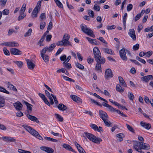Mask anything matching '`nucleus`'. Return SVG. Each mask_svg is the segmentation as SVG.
Returning <instances> with one entry per match:
<instances>
[{"mask_svg": "<svg viewBox=\"0 0 153 153\" xmlns=\"http://www.w3.org/2000/svg\"><path fill=\"white\" fill-rule=\"evenodd\" d=\"M119 80L120 84L123 86L125 87H126L127 85L125 83L123 78L121 77L120 76L118 77Z\"/></svg>", "mask_w": 153, "mask_h": 153, "instance_id": "nucleus-26", "label": "nucleus"}, {"mask_svg": "<svg viewBox=\"0 0 153 153\" xmlns=\"http://www.w3.org/2000/svg\"><path fill=\"white\" fill-rule=\"evenodd\" d=\"M120 55L121 58L124 61H126L127 58L126 55L125 48H122L119 51Z\"/></svg>", "mask_w": 153, "mask_h": 153, "instance_id": "nucleus-8", "label": "nucleus"}, {"mask_svg": "<svg viewBox=\"0 0 153 153\" xmlns=\"http://www.w3.org/2000/svg\"><path fill=\"white\" fill-rule=\"evenodd\" d=\"M88 13L89 15L92 17L94 18V11L91 10H88Z\"/></svg>", "mask_w": 153, "mask_h": 153, "instance_id": "nucleus-47", "label": "nucleus"}, {"mask_svg": "<svg viewBox=\"0 0 153 153\" xmlns=\"http://www.w3.org/2000/svg\"><path fill=\"white\" fill-rule=\"evenodd\" d=\"M140 147V149L144 150H149L150 148L149 144L142 142H141V146Z\"/></svg>", "mask_w": 153, "mask_h": 153, "instance_id": "nucleus-19", "label": "nucleus"}, {"mask_svg": "<svg viewBox=\"0 0 153 153\" xmlns=\"http://www.w3.org/2000/svg\"><path fill=\"white\" fill-rule=\"evenodd\" d=\"M14 62L19 68L21 67L23 65V62L21 61H14Z\"/></svg>", "mask_w": 153, "mask_h": 153, "instance_id": "nucleus-48", "label": "nucleus"}, {"mask_svg": "<svg viewBox=\"0 0 153 153\" xmlns=\"http://www.w3.org/2000/svg\"><path fill=\"white\" fill-rule=\"evenodd\" d=\"M128 130L134 133V130L133 128L129 125L128 124H126Z\"/></svg>", "mask_w": 153, "mask_h": 153, "instance_id": "nucleus-51", "label": "nucleus"}, {"mask_svg": "<svg viewBox=\"0 0 153 153\" xmlns=\"http://www.w3.org/2000/svg\"><path fill=\"white\" fill-rule=\"evenodd\" d=\"M133 144L134 149L136 151H138L139 149H140V146H141L142 142H140L137 141H134Z\"/></svg>", "mask_w": 153, "mask_h": 153, "instance_id": "nucleus-15", "label": "nucleus"}, {"mask_svg": "<svg viewBox=\"0 0 153 153\" xmlns=\"http://www.w3.org/2000/svg\"><path fill=\"white\" fill-rule=\"evenodd\" d=\"M80 27L82 31L85 33L93 38L95 37L93 31L89 28H88L86 25L83 24H81Z\"/></svg>", "mask_w": 153, "mask_h": 153, "instance_id": "nucleus-4", "label": "nucleus"}, {"mask_svg": "<svg viewBox=\"0 0 153 153\" xmlns=\"http://www.w3.org/2000/svg\"><path fill=\"white\" fill-rule=\"evenodd\" d=\"M128 34L133 40H136V35L135 34V30L134 29H130Z\"/></svg>", "mask_w": 153, "mask_h": 153, "instance_id": "nucleus-9", "label": "nucleus"}, {"mask_svg": "<svg viewBox=\"0 0 153 153\" xmlns=\"http://www.w3.org/2000/svg\"><path fill=\"white\" fill-rule=\"evenodd\" d=\"M90 126L91 128L95 130H96L97 128V126L94 124H92Z\"/></svg>", "mask_w": 153, "mask_h": 153, "instance_id": "nucleus-64", "label": "nucleus"}, {"mask_svg": "<svg viewBox=\"0 0 153 153\" xmlns=\"http://www.w3.org/2000/svg\"><path fill=\"white\" fill-rule=\"evenodd\" d=\"M63 64L64 67L68 69H70L71 68V65L70 63H68V62H66V61H65L63 62Z\"/></svg>", "mask_w": 153, "mask_h": 153, "instance_id": "nucleus-27", "label": "nucleus"}, {"mask_svg": "<svg viewBox=\"0 0 153 153\" xmlns=\"http://www.w3.org/2000/svg\"><path fill=\"white\" fill-rule=\"evenodd\" d=\"M25 16L26 15L25 14L20 13L19 16L18 18V20L19 21L22 20L23 19Z\"/></svg>", "mask_w": 153, "mask_h": 153, "instance_id": "nucleus-42", "label": "nucleus"}, {"mask_svg": "<svg viewBox=\"0 0 153 153\" xmlns=\"http://www.w3.org/2000/svg\"><path fill=\"white\" fill-rule=\"evenodd\" d=\"M46 36V35L45 34H44L43 36H42L41 39H40L39 41L38 42V44L39 45L40 44L41 42H43Z\"/></svg>", "mask_w": 153, "mask_h": 153, "instance_id": "nucleus-60", "label": "nucleus"}, {"mask_svg": "<svg viewBox=\"0 0 153 153\" xmlns=\"http://www.w3.org/2000/svg\"><path fill=\"white\" fill-rule=\"evenodd\" d=\"M113 76L112 71L110 69L108 68L106 70L105 76V78H111Z\"/></svg>", "mask_w": 153, "mask_h": 153, "instance_id": "nucleus-13", "label": "nucleus"}, {"mask_svg": "<svg viewBox=\"0 0 153 153\" xmlns=\"http://www.w3.org/2000/svg\"><path fill=\"white\" fill-rule=\"evenodd\" d=\"M63 79L66 80L68 81H72L73 82H74V80L67 76H63Z\"/></svg>", "mask_w": 153, "mask_h": 153, "instance_id": "nucleus-49", "label": "nucleus"}, {"mask_svg": "<svg viewBox=\"0 0 153 153\" xmlns=\"http://www.w3.org/2000/svg\"><path fill=\"white\" fill-rule=\"evenodd\" d=\"M108 108L112 112H116V111L117 110H116L115 108H114L112 106L110 105H109L108 107Z\"/></svg>", "mask_w": 153, "mask_h": 153, "instance_id": "nucleus-55", "label": "nucleus"}, {"mask_svg": "<svg viewBox=\"0 0 153 153\" xmlns=\"http://www.w3.org/2000/svg\"><path fill=\"white\" fill-rule=\"evenodd\" d=\"M136 59L140 61L141 62L144 64H145L146 63V62L145 61L144 59H141V58L137 56L136 57Z\"/></svg>", "mask_w": 153, "mask_h": 153, "instance_id": "nucleus-59", "label": "nucleus"}, {"mask_svg": "<svg viewBox=\"0 0 153 153\" xmlns=\"http://www.w3.org/2000/svg\"><path fill=\"white\" fill-rule=\"evenodd\" d=\"M108 119L103 120L105 126L108 127L112 126V123Z\"/></svg>", "mask_w": 153, "mask_h": 153, "instance_id": "nucleus-31", "label": "nucleus"}, {"mask_svg": "<svg viewBox=\"0 0 153 153\" xmlns=\"http://www.w3.org/2000/svg\"><path fill=\"white\" fill-rule=\"evenodd\" d=\"M93 95L95 97H97V98L102 100V101H104L106 102H108V101L102 98L101 97H100L99 95H97V94L95 93H94V94H93Z\"/></svg>", "mask_w": 153, "mask_h": 153, "instance_id": "nucleus-35", "label": "nucleus"}, {"mask_svg": "<svg viewBox=\"0 0 153 153\" xmlns=\"http://www.w3.org/2000/svg\"><path fill=\"white\" fill-rule=\"evenodd\" d=\"M40 21H42L44 19H45L46 18L45 14V13H42L40 16Z\"/></svg>", "mask_w": 153, "mask_h": 153, "instance_id": "nucleus-50", "label": "nucleus"}, {"mask_svg": "<svg viewBox=\"0 0 153 153\" xmlns=\"http://www.w3.org/2000/svg\"><path fill=\"white\" fill-rule=\"evenodd\" d=\"M58 108L60 110L64 111L67 109L66 106L63 104H59L58 106Z\"/></svg>", "mask_w": 153, "mask_h": 153, "instance_id": "nucleus-28", "label": "nucleus"}, {"mask_svg": "<svg viewBox=\"0 0 153 153\" xmlns=\"http://www.w3.org/2000/svg\"><path fill=\"white\" fill-rule=\"evenodd\" d=\"M27 116L29 120L35 122L37 123L39 122L37 118L34 116L31 115L29 114H27Z\"/></svg>", "mask_w": 153, "mask_h": 153, "instance_id": "nucleus-18", "label": "nucleus"}, {"mask_svg": "<svg viewBox=\"0 0 153 153\" xmlns=\"http://www.w3.org/2000/svg\"><path fill=\"white\" fill-rule=\"evenodd\" d=\"M99 112V115L103 121L108 119V117L106 112L102 110H100Z\"/></svg>", "mask_w": 153, "mask_h": 153, "instance_id": "nucleus-7", "label": "nucleus"}, {"mask_svg": "<svg viewBox=\"0 0 153 153\" xmlns=\"http://www.w3.org/2000/svg\"><path fill=\"white\" fill-rule=\"evenodd\" d=\"M13 105L16 110L18 111L22 110L23 105L19 101L17 102L14 103Z\"/></svg>", "mask_w": 153, "mask_h": 153, "instance_id": "nucleus-14", "label": "nucleus"}, {"mask_svg": "<svg viewBox=\"0 0 153 153\" xmlns=\"http://www.w3.org/2000/svg\"><path fill=\"white\" fill-rule=\"evenodd\" d=\"M10 51L11 54L14 55H19L22 53L21 51L17 48H11Z\"/></svg>", "mask_w": 153, "mask_h": 153, "instance_id": "nucleus-16", "label": "nucleus"}, {"mask_svg": "<svg viewBox=\"0 0 153 153\" xmlns=\"http://www.w3.org/2000/svg\"><path fill=\"white\" fill-rule=\"evenodd\" d=\"M133 7V5L131 4H129L127 7V11H129L131 10Z\"/></svg>", "mask_w": 153, "mask_h": 153, "instance_id": "nucleus-54", "label": "nucleus"}, {"mask_svg": "<svg viewBox=\"0 0 153 153\" xmlns=\"http://www.w3.org/2000/svg\"><path fill=\"white\" fill-rule=\"evenodd\" d=\"M26 5L25 4H24L22 7H21V10H20L19 12L20 13H24V12L26 10Z\"/></svg>", "mask_w": 153, "mask_h": 153, "instance_id": "nucleus-32", "label": "nucleus"}, {"mask_svg": "<svg viewBox=\"0 0 153 153\" xmlns=\"http://www.w3.org/2000/svg\"><path fill=\"white\" fill-rule=\"evenodd\" d=\"M153 76L152 75H149L146 76H143L142 77L141 79L142 80L146 82H148L150 80L153 79Z\"/></svg>", "mask_w": 153, "mask_h": 153, "instance_id": "nucleus-17", "label": "nucleus"}, {"mask_svg": "<svg viewBox=\"0 0 153 153\" xmlns=\"http://www.w3.org/2000/svg\"><path fill=\"white\" fill-rule=\"evenodd\" d=\"M70 36L68 34H65L63 37L62 40L61 41H58L56 44L53 43L48 48H52L55 47L56 45L59 46L72 47V44L69 41Z\"/></svg>", "mask_w": 153, "mask_h": 153, "instance_id": "nucleus-1", "label": "nucleus"}, {"mask_svg": "<svg viewBox=\"0 0 153 153\" xmlns=\"http://www.w3.org/2000/svg\"><path fill=\"white\" fill-rule=\"evenodd\" d=\"M95 60L97 62L95 69L96 71H98L99 72L101 73L102 71L101 64H104L105 62V60L104 58L100 56V57L96 58Z\"/></svg>", "mask_w": 153, "mask_h": 153, "instance_id": "nucleus-3", "label": "nucleus"}, {"mask_svg": "<svg viewBox=\"0 0 153 153\" xmlns=\"http://www.w3.org/2000/svg\"><path fill=\"white\" fill-rule=\"evenodd\" d=\"M3 51L4 54L6 55H9L10 54L7 48H3Z\"/></svg>", "mask_w": 153, "mask_h": 153, "instance_id": "nucleus-61", "label": "nucleus"}, {"mask_svg": "<svg viewBox=\"0 0 153 153\" xmlns=\"http://www.w3.org/2000/svg\"><path fill=\"white\" fill-rule=\"evenodd\" d=\"M19 44L16 42H10V47H19Z\"/></svg>", "mask_w": 153, "mask_h": 153, "instance_id": "nucleus-30", "label": "nucleus"}, {"mask_svg": "<svg viewBox=\"0 0 153 153\" xmlns=\"http://www.w3.org/2000/svg\"><path fill=\"white\" fill-rule=\"evenodd\" d=\"M55 2L58 6L60 8L63 7V5L59 0H54Z\"/></svg>", "mask_w": 153, "mask_h": 153, "instance_id": "nucleus-37", "label": "nucleus"}, {"mask_svg": "<svg viewBox=\"0 0 153 153\" xmlns=\"http://www.w3.org/2000/svg\"><path fill=\"white\" fill-rule=\"evenodd\" d=\"M5 84L7 85V87L8 88H9L10 89H11L12 87H14V85L10 83V82H5Z\"/></svg>", "mask_w": 153, "mask_h": 153, "instance_id": "nucleus-40", "label": "nucleus"}, {"mask_svg": "<svg viewBox=\"0 0 153 153\" xmlns=\"http://www.w3.org/2000/svg\"><path fill=\"white\" fill-rule=\"evenodd\" d=\"M104 51L107 53L110 54H114V52L110 48H104Z\"/></svg>", "mask_w": 153, "mask_h": 153, "instance_id": "nucleus-29", "label": "nucleus"}, {"mask_svg": "<svg viewBox=\"0 0 153 153\" xmlns=\"http://www.w3.org/2000/svg\"><path fill=\"white\" fill-rule=\"evenodd\" d=\"M71 98L74 101L77 102H81V99L79 97L75 95H71Z\"/></svg>", "mask_w": 153, "mask_h": 153, "instance_id": "nucleus-22", "label": "nucleus"}, {"mask_svg": "<svg viewBox=\"0 0 153 153\" xmlns=\"http://www.w3.org/2000/svg\"><path fill=\"white\" fill-rule=\"evenodd\" d=\"M41 57L45 62L47 63L49 61V57L47 55H44Z\"/></svg>", "mask_w": 153, "mask_h": 153, "instance_id": "nucleus-36", "label": "nucleus"}, {"mask_svg": "<svg viewBox=\"0 0 153 153\" xmlns=\"http://www.w3.org/2000/svg\"><path fill=\"white\" fill-rule=\"evenodd\" d=\"M62 147L66 150H69L73 152H75L74 150L73 149L72 147L69 145L64 143L62 145Z\"/></svg>", "mask_w": 153, "mask_h": 153, "instance_id": "nucleus-23", "label": "nucleus"}, {"mask_svg": "<svg viewBox=\"0 0 153 153\" xmlns=\"http://www.w3.org/2000/svg\"><path fill=\"white\" fill-rule=\"evenodd\" d=\"M116 112L123 117H127V115H126L124 114L123 112H121L120 111L118 110H116Z\"/></svg>", "mask_w": 153, "mask_h": 153, "instance_id": "nucleus-56", "label": "nucleus"}, {"mask_svg": "<svg viewBox=\"0 0 153 153\" xmlns=\"http://www.w3.org/2000/svg\"><path fill=\"white\" fill-rule=\"evenodd\" d=\"M32 32V30L31 29H29L27 32L25 34L24 36L25 37H27L30 36L31 35Z\"/></svg>", "mask_w": 153, "mask_h": 153, "instance_id": "nucleus-44", "label": "nucleus"}, {"mask_svg": "<svg viewBox=\"0 0 153 153\" xmlns=\"http://www.w3.org/2000/svg\"><path fill=\"white\" fill-rule=\"evenodd\" d=\"M25 60L27 63L28 68L30 69L33 70L35 67V65L28 59H26Z\"/></svg>", "mask_w": 153, "mask_h": 153, "instance_id": "nucleus-10", "label": "nucleus"}, {"mask_svg": "<svg viewBox=\"0 0 153 153\" xmlns=\"http://www.w3.org/2000/svg\"><path fill=\"white\" fill-rule=\"evenodd\" d=\"M140 125L144 127L147 129H149L151 128V125L150 124L147 123L142 121L140 122Z\"/></svg>", "mask_w": 153, "mask_h": 153, "instance_id": "nucleus-21", "label": "nucleus"}, {"mask_svg": "<svg viewBox=\"0 0 153 153\" xmlns=\"http://www.w3.org/2000/svg\"><path fill=\"white\" fill-rule=\"evenodd\" d=\"M75 65L77 68L81 70H83L84 69V66L78 62H75Z\"/></svg>", "mask_w": 153, "mask_h": 153, "instance_id": "nucleus-34", "label": "nucleus"}, {"mask_svg": "<svg viewBox=\"0 0 153 153\" xmlns=\"http://www.w3.org/2000/svg\"><path fill=\"white\" fill-rule=\"evenodd\" d=\"M40 1H38L37 2L36 6L33 9L31 15L32 18H36L37 16V14L39 10L40 9L41 5H40Z\"/></svg>", "mask_w": 153, "mask_h": 153, "instance_id": "nucleus-6", "label": "nucleus"}, {"mask_svg": "<svg viewBox=\"0 0 153 153\" xmlns=\"http://www.w3.org/2000/svg\"><path fill=\"white\" fill-rule=\"evenodd\" d=\"M0 91L4 92L7 94H9L10 92L7 90L5 88L3 87L0 86Z\"/></svg>", "mask_w": 153, "mask_h": 153, "instance_id": "nucleus-43", "label": "nucleus"}, {"mask_svg": "<svg viewBox=\"0 0 153 153\" xmlns=\"http://www.w3.org/2000/svg\"><path fill=\"white\" fill-rule=\"evenodd\" d=\"M116 89L117 91L120 93H123L124 90V88H122L120 85L119 84L117 85Z\"/></svg>", "mask_w": 153, "mask_h": 153, "instance_id": "nucleus-25", "label": "nucleus"}, {"mask_svg": "<svg viewBox=\"0 0 153 153\" xmlns=\"http://www.w3.org/2000/svg\"><path fill=\"white\" fill-rule=\"evenodd\" d=\"M49 48H43L41 51V56H43L44 55H46L45 54Z\"/></svg>", "mask_w": 153, "mask_h": 153, "instance_id": "nucleus-41", "label": "nucleus"}, {"mask_svg": "<svg viewBox=\"0 0 153 153\" xmlns=\"http://www.w3.org/2000/svg\"><path fill=\"white\" fill-rule=\"evenodd\" d=\"M45 23L44 22L41 21L40 24V28L41 30H43L45 26Z\"/></svg>", "mask_w": 153, "mask_h": 153, "instance_id": "nucleus-45", "label": "nucleus"}, {"mask_svg": "<svg viewBox=\"0 0 153 153\" xmlns=\"http://www.w3.org/2000/svg\"><path fill=\"white\" fill-rule=\"evenodd\" d=\"M25 103L27 106L28 113H30L32 110V108L31 107L32 105L27 102L25 101Z\"/></svg>", "mask_w": 153, "mask_h": 153, "instance_id": "nucleus-24", "label": "nucleus"}, {"mask_svg": "<svg viewBox=\"0 0 153 153\" xmlns=\"http://www.w3.org/2000/svg\"><path fill=\"white\" fill-rule=\"evenodd\" d=\"M93 51L95 59L100 57L101 56V54L99 48H93Z\"/></svg>", "mask_w": 153, "mask_h": 153, "instance_id": "nucleus-12", "label": "nucleus"}, {"mask_svg": "<svg viewBox=\"0 0 153 153\" xmlns=\"http://www.w3.org/2000/svg\"><path fill=\"white\" fill-rule=\"evenodd\" d=\"M93 8L94 10L97 11H99L100 10V6L95 4L94 5Z\"/></svg>", "mask_w": 153, "mask_h": 153, "instance_id": "nucleus-46", "label": "nucleus"}, {"mask_svg": "<svg viewBox=\"0 0 153 153\" xmlns=\"http://www.w3.org/2000/svg\"><path fill=\"white\" fill-rule=\"evenodd\" d=\"M128 97L129 100L133 101L134 98V96L132 92H128Z\"/></svg>", "mask_w": 153, "mask_h": 153, "instance_id": "nucleus-33", "label": "nucleus"}, {"mask_svg": "<svg viewBox=\"0 0 153 153\" xmlns=\"http://www.w3.org/2000/svg\"><path fill=\"white\" fill-rule=\"evenodd\" d=\"M143 26L142 24H140L138 25V28H137V30H138V31L139 33L140 31L141 30L143 29Z\"/></svg>", "mask_w": 153, "mask_h": 153, "instance_id": "nucleus-63", "label": "nucleus"}, {"mask_svg": "<svg viewBox=\"0 0 153 153\" xmlns=\"http://www.w3.org/2000/svg\"><path fill=\"white\" fill-rule=\"evenodd\" d=\"M4 141H7L9 142H15L16 141V140L13 137H4L3 138Z\"/></svg>", "mask_w": 153, "mask_h": 153, "instance_id": "nucleus-20", "label": "nucleus"}, {"mask_svg": "<svg viewBox=\"0 0 153 153\" xmlns=\"http://www.w3.org/2000/svg\"><path fill=\"white\" fill-rule=\"evenodd\" d=\"M88 62L89 64H91L93 62L94 59H93L91 58L90 56H89L87 59Z\"/></svg>", "mask_w": 153, "mask_h": 153, "instance_id": "nucleus-57", "label": "nucleus"}, {"mask_svg": "<svg viewBox=\"0 0 153 153\" xmlns=\"http://www.w3.org/2000/svg\"><path fill=\"white\" fill-rule=\"evenodd\" d=\"M10 42H5L3 43L0 44V45L2 46H4L10 47Z\"/></svg>", "mask_w": 153, "mask_h": 153, "instance_id": "nucleus-58", "label": "nucleus"}, {"mask_svg": "<svg viewBox=\"0 0 153 153\" xmlns=\"http://www.w3.org/2000/svg\"><path fill=\"white\" fill-rule=\"evenodd\" d=\"M13 32L17 33V31H15V30L13 29H9L8 30V33L7 34V35L8 36H10L11 35Z\"/></svg>", "mask_w": 153, "mask_h": 153, "instance_id": "nucleus-52", "label": "nucleus"}, {"mask_svg": "<svg viewBox=\"0 0 153 153\" xmlns=\"http://www.w3.org/2000/svg\"><path fill=\"white\" fill-rule=\"evenodd\" d=\"M90 101L92 103H94L98 105L99 106H101V104L99 102H97L96 101V100L94 99H92V98H90Z\"/></svg>", "mask_w": 153, "mask_h": 153, "instance_id": "nucleus-38", "label": "nucleus"}, {"mask_svg": "<svg viewBox=\"0 0 153 153\" xmlns=\"http://www.w3.org/2000/svg\"><path fill=\"white\" fill-rule=\"evenodd\" d=\"M22 126L27 131L36 137L37 138L40 140H43V138L35 130L30 127V126L26 125H23Z\"/></svg>", "mask_w": 153, "mask_h": 153, "instance_id": "nucleus-2", "label": "nucleus"}, {"mask_svg": "<svg viewBox=\"0 0 153 153\" xmlns=\"http://www.w3.org/2000/svg\"><path fill=\"white\" fill-rule=\"evenodd\" d=\"M40 149L48 153H53L54 152V150L51 148L43 146L40 147Z\"/></svg>", "mask_w": 153, "mask_h": 153, "instance_id": "nucleus-11", "label": "nucleus"}, {"mask_svg": "<svg viewBox=\"0 0 153 153\" xmlns=\"http://www.w3.org/2000/svg\"><path fill=\"white\" fill-rule=\"evenodd\" d=\"M86 39L88 40L89 42L92 44H95V42H94V41L96 42V40H94L93 39H91V38L88 37H86Z\"/></svg>", "mask_w": 153, "mask_h": 153, "instance_id": "nucleus-53", "label": "nucleus"}, {"mask_svg": "<svg viewBox=\"0 0 153 153\" xmlns=\"http://www.w3.org/2000/svg\"><path fill=\"white\" fill-rule=\"evenodd\" d=\"M85 136L90 141L94 143H97L101 142L102 140L100 138H97L92 134L88 132L84 133Z\"/></svg>", "mask_w": 153, "mask_h": 153, "instance_id": "nucleus-5", "label": "nucleus"}, {"mask_svg": "<svg viewBox=\"0 0 153 153\" xmlns=\"http://www.w3.org/2000/svg\"><path fill=\"white\" fill-rule=\"evenodd\" d=\"M55 116L56 117V119H57L59 121L62 122L63 121V118L59 114H56Z\"/></svg>", "mask_w": 153, "mask_h": 153, "instance_id": "nucleus-39", "label": "nucleus"}, {"mask_svg": "<svg viewBox=\"0 0 153 153\" xmlns=\"http://www.w3.org/2000/svg\"><path fill=\"white\" fill-rule=\"evenodd\" d=\"M141 16V14L139 13L137 15L135 16L134 18V21L135 22L137 21V20L140 19Z\"/></svg>", "mask_w": 153, "mask_h": 153, "instance_id": "nucleus-62", "label": "nucleus"}]
</instances>
